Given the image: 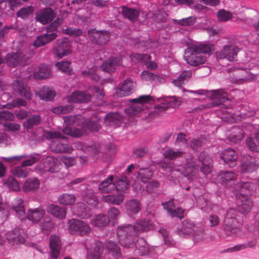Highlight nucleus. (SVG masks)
Segmentation results:
<instances>
[{"mask_svg": "<svg viewBox=\"0 0 259 259\" xmlns=\"http://www.w3.org/2000/svg\"><path fill=\"white\" fill-rule=\"evenodd\" d=\"M154 228L152 222L147 219L138 220L133 227L130 225L119 226L117 231L119 242L124 247H133L136 234L152 230Z\"/></svg>", "mask_w": 259, "mask_h": 259, "instance_id": "f257e3e1", "label": "nucleus"}, {"mask_svg": "<svg viewBox=\"0 0 259 259\" xmlns=\"http://www.w3.org/2000/svg\"><path fill=\"white\" fill-rule=\"evenodd\" d=\"M228 72H232L233 77L231 78L233 83L242 84L254 79L255 75L259 71V65H255L253 61H251L248 68L237 67L234 66L230 68Z\"/></svg>", "mask_w": 259, "mask_h": 259, "instance_id": "f03ea898", "label": "nucleus"}, {"mask_svg": "<svg viewBox=\"0 0 259 259\" xmlns=\"http://www.w3.org/2000/svg\"><path fill=\"white\" fill-rule=\"evenodd\" d=\"M242 220L236 211L232 208L227 210L224 220L223 230L227 236L237 235L241 231Z\"/></svg>", "mask_w": 259, "mask_h": 259, "instance_id": "7ed1b4c3", "label": "nucleus"}, {"mask_svg": "<svg viewBox=\"0 0 259 259\" xmlns=\"http://www.w3.org/2000/svg\"><path fill=\"white\" fill-rule=\"evenodd\" d=\"M66 126L63 130L64 134L75 138H79L82 135L81 125L84 118L81 115H77L63 117Z\"/></svg>", "mask_w": 259, "mask_h": 259, "instance_id": "20e7f679", "label": "nucleus"}, {"mask_svg": "<svg viewBox=\"0 0 259 259\" xmlns=\"http://www.w3.org/2000/svg\"><path fill=\"white\" fill-rule=\"evenodd\" d=\"M212 159L205 152H201L198 157V160L194 158L187 159L186 167L182 171L183 174L189 179L192 178L199 171L200 164L204 163H211Z\"/></svg>", "mask_w": 259, "mask_h": 259, "instance_id": "39448f33", "label": "nucleus"}, {"mask_svg": "<svg viewBox=\"0 0 259 259\" xmlns=\"http://www.w3.org/2000/svg\"><path fill=\"white\" fill-rule=\"evenodd\" d=\"M191 92L198 95H205L212 101L211 103L206 105L205 107L210 108L222 105L226 102H229L227 93L222 89L211 91L198 90Z\"/></svg>", "mask_w": 259, "mask_h": 259, "instance_id": "423d86ee", "label": "nucleus"}, {"mask_svg": "<svg viewBox=\"0 0 259 259\" xmlns=\"http://www.w3.org/2000/svg\"><path fill=\"white\" fill-rule=\"evenodd\" d=\"M68 225V232L71 234L84 236H88L92 232V229L88 223L78 219L69 220Z\"/></svg>", "mask_w": 259, "mask_h": 259, "instance_id": "0eeeda50", "label": "nucleus"}, {"mask_svg": "<svg viewBox=\"0 0 259 259\" xmlns=\"http://www.w3.org/2000/svg\"><path fill=\"white\" fill-rule=\"evenodd\" d=\"M240 51V48L235 44L227 45L224 46L221 50L216 52V58L220 64L222 63L224 59L233 62Z\"/></svg>", "mask_w": 259, "mask_h": 259, "instance_id": "6e6552de", "label": "nucleus"}, {"mask_svg": "<svg viewBox=\"0 0 259 259\" xmlns=\"http://www.w3.org/2000/svg\"><path fill=\"white\" fill-rule=\"evenodd\" d=\"M88 35L93 44L100 46L106 45L109 41L110 36V33L108 31L98 30L96 29L89 30Z\"/></svg>", "mask_w": 259, "mask_h": 259, "instance_id": "1a4fd4ad", "label": "nucleus"}, {"mask_svg": "<svg viewBox=\"0 0 259 259\" xmlns=\"http://www.w3.org/2000/svg\"><path fill=\"white\" fill-rule=\"evenodd\" d=\"M56 44V47L53 50V53L56 58L61 59L69 55L71 53V42L67 38L58 39Z\"/></svg>", "mask_w": 259, "mask_h": 259, "instance_id": "9d476101", "label": "nucleus"}, {"mask_svg": "<svg viewBox=\"0 0 259 259\" xmlns=\"http://www.w3.org/2000/svg\"><path fill=\"white\" fill-rule=\"evenodd\" d=\"M62 166L60 162L52 157L48 156L43 159L40 163L37 168L41 172H51L52 173L59 171Z\"/></svg>", "mask_w": 259, "mask_h": 259, "instance_id": "9b49d317", "label": "nucleus"}, {"mask_svg": "<svg viewBox=\"0 0 259 259\" xmlns=\"http://www.w3.org/2000/svg\"><path fill=\"white\" fill-rule=\"evenodd\" d=\"M185 60L191 66H197L203 64L206 58L199 53L196 49L191 46L188 48L185 55Z\"/></svg>", "mask_w": 259, "mask_h": 259, "instance_id": "f8f14e48", "label": "nucleus"}, {"mask_svg": "<svg viewBox=\"0 0 259 259\" xmlns=\"http://www.w3.org/2000/svg\"><path fill=\"white\" fill-rule=\"evenodd\" d=\"M6 237L10 243L17 245L24 242L27 235L23 230L16 228L13 231L8 232Z\"/></svg>", "mask_w": 259, "mask_h": 259, "instance_id": "ddd939ff", "label": "nucleus"}, {"mask_svg": "<svg viewBox=\"0 0 259 259\" xmlns=\"http://www.w3.org/2000/svg\"><path fill=\"white\" fill-rule=\"evenodd\" d=\"M56 17V14L50 8H45L40 10L35 15V20L43 25L52 22Z\"/></svg>", "mask_w": 259, "mask_h": 259, "instance_id": "4468645a", "label": "nucleus"}, {"mask_svg": "<svg viewBox=\"0 0 259 259\" xmlns=\"http://www.w3.org/2000/svg\"><path fill=\"white\" fill-rule=\"evenodd\" d=\"M27 59L28 57L21 52L9 53L5 58L6 63L11 67H15L18 64H24L26 62Z\"/></svg>", "mask_w": 259, "mask_h": 259, "instance_id": "2eb2a0df", "label": "nucleus"}, {"mask_svg": "<svg viewBox=\"0 0 259 259\" xmlns=\"http://www.w3.org/2000/svg\"><path fill=\"white\" fill-rule=\"evenodd\" d=\"M221 158L226 164L231 167L235 166L237 164L238 155L236 152L231 148L223 151L221 153Z\"/></svg>", "mask_w": 259, "mask_h": 259, "instance_id": "dca6fc26", "label": "nucleus"}, {"mask_svg": "<svg viewBox=\"0 0 259 259\" xmlns=\"http://www.w3.org/2000/svg\"><path fill=\"white\" fill-rule=\"evenodd\" d=\"M50 148L52 151L56 153H71L73 150L72 146L68 144L62 143L58 139H54L51 141Z\"/></svg>", "mask_w": 259, "mask_h": 259, "instance_id": "f3484780", "label": "nucleus"}, {"mask_svg": "<svg viewBox=\"0 0 259 259\" xmlns=\"http://www.w3.org/2000/svg\"><path fill=\"white\" fill-rule=\"evenodd\" d=\"M46 214L45 210L41 206L36 208H29L25 213V218L34 223H37Z\"/></svg>", "mask_w": 259, "mask_h": 259, "instance_id": "a211bd4d", "label": "nucleus"}, {"mask_svg": "<svg viewBox=\"0 0 259 259\" xmlns=\"http://www.w3.org/2000/svg\"><path fill=\"white\" fill-rule=\"evenodd\" d=\"M114 177L110 175L101 182L98 185V190L102 194H109L115 189V184L113 183Z\"/></svg>", "mask_w": 259, "mask_h": 259, "instance_id": "6ab92c4d", "label": "nucleus"}, {"mask_svg": "<svg viewBox=\"0 0 259 259\" xmlns=\"http://www.w3.org/2000/svg\"><path fill=\"white\" fill-rule=\"evenodd\" d=\"M240 167L243 172L247 173L254 171L258 167V166L252 157L246 156L243 158Z\"/></svg>", "mask_w": 259, "mask_h": 259, "instance_id": "aec40b11", "label": "nucleus"}, {"mask_svg": "<svg viewBox=\"0 0 259 259\" xmlns=\"http://www.w3.org/2000/svg\"><path fill=\"white\" fill-rule=\"evenodd\" d=\"M12 208L14 210L17 216L21 220L25 219V210L24 201L20 197L15 198L12 203Z\"/></svg>", "mask_w": 259, "mask_h": 259, "instance_id": "412c9836", "label": "nucleus"}, {"mask_svg": "<svg viewBox=\"0 0 259 259\" xmlns=\"http://www.w3.org/2000/svg\"><path fill=\"white\" fill-rule=\"evenodd\" d=\"M73 212L74 215L82 219H86L92 215L91 210L85 204L78 203L73 208Z\"/></svg>", "mask_w": 259, "mask_h": 259, "instance_id": "4be33fe9", "label": "nucleus"}, {"mask_svg": "<svg viewBox=\"0 0 259 259\" xmlns=\"http://www.w3.org/2000/svg\"><path fill=\"white\" fill-rule=\"evenodd\" d=\"M102 201L109 205H119L124 199V195L122 193L117 194H107L103 195L101 198Z\"/></svg>", "mask_w": 259, "mask_h": 259, "instance_id": "5701e85b", "label": "nucleus"}, {"mask_svg": "<svg viewBox=\"0 0 259 259\" xmlns=\"http://www.w3.org/2000/svg\"><path fill=\"white\" fill-rule=\"evenodd\" d=\"M196 227L194 224L190 220H184L182 222V226L178 229V234L181 237H186L190 235L195 232Z\"/></svg>", "mask_w": 259, "mask_h": 259, "instance_id": "b1692460", "label": "nucleus"}, {"mask_svg": "<svg viewBox=\"0 0 259 259\" xmlns=\"http://www.w3.org/2000/svg\"><path fill=\"white\" fill-rule=\"evenodd\" d=\"M135 88V83L130 79L125 80L116 91L118 96L123 97L130 95Z\"/></svg>", "mask_w": 259, "mask_h": 259, "instance_id": "393cba45", "label": "nucleus"}, {"mask_svg": "<svg viewBox=\"0 0 259 259\" xmlns=\"http://www.w3.org/2000/svg\"><path fill=\"white\" fill-rule=\"evenodd\" d=\"M122 59L121 56L110 57L103 63V70L107 72L114 71L117 66L121 64Z\"/></svg>", "mask_w": 259, "mask_h": 259, "instance_id": "a878e982", "label": "nucleus"}, {"mask_svg": "<svg viewBox=\"0 0 259 259\" xmlns=\"http://www.w3.org/2000/svg\"><path fill=\"white\" fill-rule=\"evenodd\" d=\"M57 36V33H45L36 37L33 46L35 48L42 47L55 39Z\"/></svg>", "mask_w": 259, "mask_h": 259, "instance_id": "bb28decb", "label": "nucleus"}, {"mask_svg": "<svg viewBox=\"0 0 259 259\" xmlns=\"http://www.w3.org/2000/svg\"><path fill=\"white\" fill-rule=\"evenodd\" d=\"M50 253L51 257L56 259L60 254V240L57 236H51L50 239Z\"/></svg>", "mask_w": 259, "mask_h": 259, "instance_id": "cd10ccee", "label": "nucleus"}, {"mask_svg": "<svg viewBox=\"0 0 259 259\" xmlns=\"http://www.w3.org/2000/svg\"><path fill=\"white\" fill-rule=\"evenodd\" d=\"M163 208L166 209L172 217H177L182 219L184 217L183 210L181 208H175L173 200L163 203Z\"/></svg>", "mask_w": 259, "mask_h": 259, "instance_id": "c85d7f7f", "label": "nucleus"}, {"mask_svg": "<svg viewBox=\"0 0 259 259\" xmlns=\"http://www.w3.org/2000/svg\"><path fill=\"white\" fill-rule=\"evenodd\" d=\"M91 95L79 91L73 92L68 97V101L69 102L77 103L88 102L91 100Z\"/></svg>", "mask_w": 259, "mask_h": 259, "instance_id": "c756f323", "label": "nucleus"}, {"mask_svg": "<svg viewBox=\"0 0 259 259\" xmlns=\"http://www.w3.org/2000/svg\"><path fill=\"white\" fill-rule=\"evenodd\" d=\"M238 198L241 200V203L238 204L239 211L243 214L247 213L253 206L252 200L243 194H241L240 196H239Z\"/></svg>", "mask_w": 259, "mask_h": 259, "instance_id": "7c9ffc66", "label": "nucleus"}, {"mask_svg": "<svg viewBox=\"0 0 259 259\" xmlns=\"http://www.w3.org/2000/svg\"><path fill=\"white\" fill-rule=\"evenodd\" d=\"M217 17L218 20L221 22H226L232 19H233L234 21L238 23H240L243 21V19L234 16V14H232L225 9H221L219 11L217 14Z\"/></svg>", "mask_w": 259, "mask_h": 259, "instance_id": "2f4dec72", "label": "nucleus"}, {"mask_svg": "<svg viewBox=\"0 0 259 259\" xmlns=\"http://www.w3.org/2000/svg\"><path fill=\"white\" fill-rule=\"evenodd\" d=\"M47 211L59 219H63L66 217V213L65 208L53 204H49L47 206Z\"/></svg>", "mask_w": 259, "mask_h": 259, "instance_id": "473e14b6", "label": "nucleus"}, {"mask_svg": "<svg viewBox=\"0 0 259 259\" xmlns=\"http://www.w3.org/2000/svg\"><path fill=\"white\" fill-rule=\"evenodd\" d=\"M100 129V125L97 120L94 119L92 118L91 119H88L83 121L81 125V130L82 133L89 130L93 132H97Z\"/></svg>", "mask_w": 259, "mask_h": 259, "instance_id": "72a5a7b5", "label": "nucleus"}, {"mask_svg": "<svg viewBox=\"0 0 259 259\" xmlns=\"http://www.w3.org/2000/svg\"><path fill=\"white\" fill-rule=\"evenodd\" d=\"M180 105L179 102L177 101L174 97L171 99L170 101H165L164 103H162L160 105L156 106L153 111V113H156V114L160 112H163L170 107L175 108Z\"/></svg>", "mask_w": 259, "mask_h": 259, "instance_id": "f704fd0d", "label": "nucleus"}, {"mask_svg": "<svg viewBox=\"0 0 259 259\" xmlns=\"http://www.w3.org/2000/svg\"><path fill=\"white\" fill-rule=\"evenodd\" d=\"M40 185V182L38 179L31 178L28 179L24 183L22 187L23 191L29 192L37 190Z\"/></svg>", "mask_w": 259, "mask_h": 259, "instance_id": "c9c22d12", "label": "nucleus"}, {"mask_svg": "<svg viewBox=\"0 0 259 259\" xmlns=\"http://www.w3.org/2000/svg\"><path fill=\"white\" fill-rule=\"evenodd\" d=\"M126 210L130 215L137 213L140 209V203L139 200L135 199H131L126 202Z\"/></svg>", "mask_w": 259, "mask_h": 259, "instance_id": "e433bc0d", "label": "nucleus"}, {"mask_svg": "<svg viewBox=\"0 0 259 259\" xmlns=\"http://www.w3.org/2000/svg\"><path fill=\"white\" fill-rule=\"evenodd\" d=\"M56 96L55 90L47 87H42L39 92V96L42 100L52 101Z\"/></svg>", "mask_w": 259, "mask_h": 259, "instance_id": "4c0bfd02", "label": "nucleus"}, {"mask_svg": "<svg viewBox=\"0 0 259 259\" xmlns=\"http://www.w3.org/2000/svg\"><path fill=\"white\" fill-rule=\"evenodd\" d=\"M245 134L244 129L236 127L233 128L232 133L228 136V140L232 142L237 143L241 141Z\"/></svg>", "mask_w": 259, "mask_h": 259, "instance_id": "58836bf2", "label": "nucleus"}, {"mask_svg": "<svg viewBox=\"0 0 259 259\" xmlns=\"http://www.w3.org/2000/svg\"><path fill=\"white\" fill-rule=\"evenodd\" d=\"M192 77V72L190 70H185L175 79L172 81V84L178 87H182Z\"/></svg>", "mask_w": 259, "mask_h": 259, "instance_id": "ea45409f", "label": "nucleus"}, {"mask_svg": "<svg viewBox=\"0 0 259 259\" xmlns=\"http://www.w3.org/2000/svg\"><path fill=\"white\" fill-rule=\"evenodd\" d=\"M50 75V69L47 65H45L40 66L34 72V77L38 79L48 78Z\"/></svg>", "mask_w": 259, "mask_h": 259, "instance_id": "a19ab883", "label": "nucleus"}, {"mask_svg": "<svg viewBox=\"0 0 259 259\" xmlns=\"http://www.w3.org/2000/svg\"><path fill=\"white\" fill-rule=\"evenodd\" d=\"M109 222V220L104 214L96 215L91 221V224L97 227H104L106 226Z\"/></svg>", "mask_w": 259, "mask_h": 259, "instance_id": "79ce46f5", "label": "nucleus"}, {"mask_svg": "<svg viewBox=\"0 0 259 259\" xmlns=\"http://www.w3.org/2000/svg\"><path fill=\"white\" fill-rule=\"evenodd\" d=\"M218 177L219 180H221L222 183H225L236 180L237 175L232 171H222L220 172Z\"/></svg>", "mask_w": 259, "mask_h": 259, "instance_id": "37998d69", "label": "nucleus"}, {"mask_svg": "<svg viewBox=\"0 0 259 259\" xmlns=\"http://www.w3.org/2000/svg\"><path fill=\"white\" fill-rule=\"evenodd\" d=\"M41 231L44 234H49L54 228V224L50 217H46L44 221L39 224Z\"/></svg>", "mask_w": 259, "mask_h": 259, "instance_id": "c03bdc74", "label": "nucleus"}, {"mask_svg": "<svg viewBox=\"0 0 259 259\" xmlns=\"http://www.w3.org/2000/svg\"><path fill=\"white\" fill-rule=\"evenodd\" d=\"M152 175L153 171L149 168H141L138 172V179L145 183L151 178Z\"/></svg>", "mask_w": 259, "mask_h": 259, "instance_id": "a18cd8bd", "label": "nucleus"}, {"mask_svg": "<svg viewBox=\"0 0 259 259\" xmlns=\"http://www.w3.org/2000/svg\"><path fill=\"white\" fill-rule=\"evenodd\" d=\"M130 186L129 182L126 177H123L116 181L115 188L117 191L125 192Z\"/></svg>", "mask_w": 259, "mask_h": 259, "instance_id": "49530a36", "label": "nucleus"}, {"mask_svg": "<svg viewBox=\"0 0 259 259\" xmlns=\"http://www.w3.org/2000/svg\"><path fill=\"white\" fill-rule=\"evenodd\" d=\"M184 154V152L182 151L179 150H175L172 148H168L165 150L163 155L165 158L170 160H175L183 156Z\"/></svg>", "mask_w": 259, "mask_h": 259, "instance_id": "de8ad7c7", "label": "nucleus"}, {"mask_svg": "<svg viewBox=\"0 0 259 259\" xmlns=\"http://www.w3.org/2000/svg\"><path fill=\"white\" fill-rule=\"evenodd\" d=\"M122 14L126 18L131 21L137 19L139 16V12L135 9L125 6L122 7Z\"/></svg>", "mask_w": 259, "mask_h": 259, "instance_id": "09e8293b", "label": "nucleus"}, {"mask_svg": "<svg viewBox=\"0 0 259 259\" xmlns=\"http://www.w3.org/2000/svg\"><path fill=\"white\" fill-rule=\"evenodd\" d=\"M123 119L122 116L117 112L108 113L105 118V122L110 124H117Z\"/></svg>", "mask_w": 259, "mask_h": 259, "instance_id": "8fccbe9b", "label": "nucleus"}, {"mask_svg": "<svg viewBox=\"0 0 259 259\" xmlns=\"http://www.w3.org/2000/svg\"><path fill=\"white\" fill-rule=\"evenodd\" d=\"M58 200L61 205H72L75 201V197L73 194H63L59 197Z\"/></svg>", "mask_w": 259, "mask_h": 259, "instance_id": "3c124183", "label": "nucleus"}, {"mask_svg": "<svg viewBox=\"0 0 259 259\" xmlns=\"http://www.w3.org/2000/svg\"><path fill=\"white\" fill-rule=\"evenodd\" d=\"M136 246L139 250V253L142 255L147 254L149 252V245L143 238H140L137 241Z\"/></svg>", "mask_w": 259, "mask_h": 259, "instance_id": "603ef678", "label": "nucleus"}, {"mask_svg": "<svg viewBox=\"0 0 259 259\" xmlns=\"http://www.w3.org/2000/svg\"><path fill=\"white\" fill-rule=\"evenodd\" d=\"M106 247L109 253L115 258H118L120 256V249L115 242L109 241L107 244Z\"/></svg>", "mask_w": 259, "mask_h": 259, "instance_id": "864d4df0", "label": "nucleus"}, {"mask_svg": "<svg viewBox=\"0 0 259 259\" xmlns=\"http://www.w3.org/2000/svg\"><path fill=\"white\" fill-rule=\"evenodd\" d=\"M143 110L141 105L133 104L132 106L124 110L125 114L130 117H135L141 113Z\"/></svg>", "mask_w": 259, "mask_h": 259, "instance_id": "5fc2aeb1", "label": "nucleus"}, {"mask_svg": "<svg viewBox=\"0 0 259 259\" xmlns=\"http://www.w3.org/2000/svg\"><path fill=\"white\" fill-rule=\"evenodd\" d=\"M40 120L41 118L39 115H33L24 123V126L27 130L31 129L34 125H38Z\"/></svg>", "mask_w": 259, "mask_h": 259, "instance_id": "6e6d98bb", "label": "nucleus"}, {"mask_svg": "<svg viewBox=\"0 0 259 259\" xmlns=\"http://www.w3.org/2000/svg\"><path fill=\"white\" fill-rule=\"evenodd\" d=\"M83 200L90 205L96 206L98 204L97 198L92 190H87Z\"/></svg>", "mask_w": 259, "mask_h": 259, "instance_id": "4d7b16f0", "label": "nucleus"}, {"mask_svg": "<svg viewBox=\"0 0 259 259\" xmlns=\"http://www.w3.org/2000/svg\"><path fill=\"white\" fill-rule=\"evenodd\" d=\"M194 49L201 54H210L212 50H213V45L210 44H201L199 46H193Z\"/></svg>", "mask_w": 259, "mask_h": 259, "instance_id": "13d9d810", "label": "nucleus"}, {"mask_svg": "<svg viewBox=\"0 0 259 259\" xmlns=\"http://www.w3.org/2000/svg\"><path fill=\"white\" fill-rule=\"evenodd\" d=\"M100 145L98 144H96L93 146H89L88 147H84L81 142H77L75 143V148L78 150H81L83 151H88L93 153H97L100 150Z\"/></svg>", "mask_w": 259, "mask_h": 259, "instance_id": "bf43d9fd", "label": "nucleus"}, {"mask_svg": "<svg viewBox=\"0 0 259 259\" xmlns=\"http://www.w3.org/2000/svg\"><path fill=\"white\" fill-rule=\"evenodd\" d=\"M131 60L135 62H139L143 64L147 62L151 59V56L148 54H141L138 53H133L131 56Z\"/></svg>", "mask_w": 259, "mask_h": 259, "instance_id": "052dcab7", "label": "nucleus"}, {"mask_svg": "<svg viewBox=\"0 0 259 259\" xmlns=\"http://www.w3.org/2000/svg\"><path fill=\"white\" fill-rule=\"evenodd\" d=\"M5 184L13 191H18L20 190L18 182L13 177H9L5 182Z\"/></svg>", "mask_w": 259, "mask_h": 259, "instance_id": "680f3d73", "label": "nucleus"}, {"mask_svg": "<svg viewBox=\"0 0 259 259\" xmlns=\"http://www.w3.org/2000/svg\"><path fill=\"white\" fill-rule=\"evenodd\" d=\"M34 9L32 6L22 8L17 13V16L22 19H25L33 13Z\"/></svg>", "mask_w": 259, "mask_h": 259, "instance_id": "e2e57ef3", "label": "nucleus"}, {"mask_svg": "<svg viewBox=\"0 0 259 259\" xmlns=\"http://www.w3.org/2000/svg\"><path fill=\"white\" fill-rule=\"evenodd\" d=\"M63 19L58 18L46 27L47 33H55L58 28L62 24Z\"/></svg>", "mask_w": 259, "mask_h": 259, "instance_id": "0e129e2a", "label": "nucleus"}, {"mask_svg": "<svg viewBox=\"0 0 259 259\" xmlns=\"http://www.w3.org/2000/svg\"><path fill=\"white\" fill-rule=\"evenodd\" d=\"M175 21L176 23L179 25L190 26L193 25L196 22V18L194 16H191L180 20H175Z\"/></svg>", "mask_w": 259, "mask_h": 259, "instance_id": "69168bd1", "label": "nucleus"}, {"mask_svg": "<svg viewBox=\"0 0 259 259\" xmlns=\"http://www.w3.org/2000/svg\"><path fill=\"white\" fill-rule=\"evenodd\" d=\"M70 65V63L68 61H62L60 62H57L56 63V66L59 70L67 74H70L71 71Z\"/></svg>", "mask_w": 259, "mask_h": 259, "instance_id": "338daca9", "label": "nucleus"}, {"mask_svg": "<svg viewBox=\"0 0 259 259\" xmlns=\"http://www.w3.org/2000/svg\"><path fill=\"white\" fill-rule=\"evenodd\" d=\"M107 214V218L109 220V222L110 221H115L118 218L120 215V211L118 208L112 206L108 209Z\"/></svg>", "mask_w": 259, "mask_h": 259, "instance_id": "774afa93", "label": "nucleus"}]
</instances>
